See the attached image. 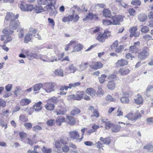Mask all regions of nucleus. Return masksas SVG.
Returning <instances> with one entry per match:
<instances>
[{
	"mask_svg": "<svg viewBox=\"0 0 153 153\" xmlns=\"http://www.w3.org/2000/svg\"><path fill=\"white\" fill-rule=\"evenodd\" d=\"M107 76L105 74H102L101 76L99 77L100 82L101 83H103L105 81V79L106 78Z\"/></svg>",
	"mask_w": 153,
	"mask_h": 153,
	"instance_id": "de8ad7c7",
	"label": "nucleus"
},
{
	"mask_svg": "<svg viewBox=\"0 0 153 153\" xmlns=\"http://www.w3.org/2000/svg\"><path fill=\"white\" fill-rule=\"evenodd\" d=\"M43 56L42 55V57H40L41 59L42 60L43 62H53L54 61H58V59H57V58H56L54 60H49L47 57L46 56H45L46 58H45V59H44L43 57Z\"/></svg>",
	"mask_w": 153,
	"mask_h": 153,
	"instance_id": "8fccbe9b",
	"label": "nucleus"
},
{
	"mask_svg": "<svg viewBox=\"0 0 153 153\" xmlns=\"http://www.w3.org/2000/svg\"><path fill=\"white\" fill-rule=\"evenodd\" d=\"M18 32L19 37V38H22L24 36V29L22 28H19L17 30Z\"/></svg>",
	"mask_w": 153,
	"mask_h": 153,
	"instance_id": "49530a36",
	"label": "nucleus"
},
{
	"mask_svg": "<svg viewBox=\"0 0 153 153\" xmlns=\"http://www.w3.org/2000/svg\"><path fill=\"white\" fill-rule=\"evenodd\" d=\"M20 26V22L17 19L11 21L9 23V28L13 30H16Z\"/></svg>",
	"mask_w": 153,
	"mask_h": 153,
	"instance_id": "423d86ee",
	"label": "nucleus"
},
{
	"mask_svg": "<svg viewBox=\"0 0 153 153\" xmlns=\"http://www.w3.org/2000/svg\"><path fill=\"white\" fill-rule=\"evenodd\" d=\"M100 140L103 144L106 145L109 144L111 142V140L109 137L105 138L101 137L100 138Z\"/></svg>",
	"mask_w": 153,
	"mask_h": 153,
	"instance_id": "393cba45",
	"label": "nucleus"
},
{
	"mask_svg": "<svg viewBox=\"0 0 153 153\" xmlns=\"http://www.w3.org/2000/svg\"><path fill=\"white\" fill-rule=\"evenodd\" d=\"M83 46L80 44L75 45L74 49L72 51V52H78L82 49Z\"/></svg>",
	"mask_w": 153,
	"mask_h": 153,
	"instance_id": "c756f323",
	"label": "nucleus"
},
{
	"mask_svg": "<svg viewBox=\"0 0 153 153\" xmlns=\"http://www.w3.org/2000/svg\"><path fill=\"white\" fill-rule=\"evenodd\" d=\"M107 86L108 89H113L115 87V84L113 81H111L108 82Z\"/></svg>",
	"mask_w": 153,
	"mask_h": 153,
	"instance_id": "a19ab883",
	"label": "nucleus"
},
{
	"mask_svg": "<svg viewBox=\"0 0 153 153\" xmlns=\"http://www.w3.org/2000/svg\"><path fill=\"white\" fill-rule=\"evenodd\" d=\"M103 67V65L100 62H94L93 65L90 66V67L94 70H97L102 68Z\"/></svg>",
	"mask_w": 153,
	"mask_h": 153,
	"instance_id": "ddd939ff",
	"label": "nucleus"
},
{
	"mask_svg": "<svg viewBox=\"0 0 153 153\" xmlns=\"http://www.w3.org/2000/svg\"><path fill=\"white\" fill-rule=\"evenodd\" d=\"M138 19L140 21L143 22L146 20L147 17L146 15L144 14H140L138 16Z\"/></svg>",
	"mask_w": 153,
	"mask_h": 153,
	"instance_id": "2f4dec72",
	"label": "nucleus"
},
{
	"mask_svg": "<svg viewBox=\"0 0 153 153\" xmlns=\"http://www.w3.org/2000/svg\"><path fill=\"white\" fill-rule=\"evenodd\" d=\"M87 94L90 95L91 97H93L96 95L95 90L92 88H89L86 90Z\"/></svg>",
	"mask_w": 153,
	"mask_h": 153,
	"instance_id": "f3484780",
	"label": "nucleus"
},
{
	"mask_svg": "<svg viewBox=\"0 0 153 153\" xmlns=\"http://www.w3.org/2000/svg\"><path fill=\"white\" fill-rule=\"evenodd\" d=\"M22 89L20 87L16 86L13 92L16 97H20L22 95Z\"/></svg>",
	"mask_w": 153,
	"mask_h": 153,
	"instance_id": "dca6fc26",
	"label": "nucleus"
},
{
	"mask_svg": "<svg viewBox=\"0 0 153 153\" xmlns=\"http://www.w3.org/2000/svg\"><path fill=\"white\" fill-rule=\"evenodd\" d=\"M130 70L126 68H121L118 71L119 73L122 75H126L129 73Z\"/></svg>",
	"mask_w": 153,
	"mask_h": 153,
	"instance_id": "a211bd4d",
	"label": "nucleus"
},
{
	"mask_svg": "<svg viewBox=\"0 0 153 153\" xmlns=\"http://www.w3.org/2000/svg\"><path fill=\"white\" fill-rule=\"evenodd\" d=\"M131 4L134 5L139 6L141 4V2L139 0H133L131 2Z\"/></svg>",
	"mask_w": 153,
	"mask_h": 153,
	"instance_id": "bf43d9fd",
	"label": "nucleus"
},
{
	"mask_svg": "<svg viewBox=\"0 0 153 153\" xmlns=\"http://www.w3.org/2000/svg\"><path fill=\"white\" fill-rule=\"evenodd\" d=\"M103 24L106 26L108 25L111 24H112V22L109 20L106 19L104 20L103 22Z\"/></svg>",
	"mask_w": 153,
	"mask_h": 153,
	"instance_id": "69168bd1",
	"label": "nucleus"
},
{
	"mask_svg": "<svg viewBox=\"0 0 153 153\" xmlns=\"http://www.w3.org/2000/svg\"><path fill=\"white\" fill-rule=\"evenodd\" d=\"M124 16L122 15H119L118 16L113 17L112 18V24L117 25L119 24L120 21H122Z\"/></svg>",
	"mask_w": 153,
	"mask_h": 153,
	"instance_id": "6e6552de",
	"label": "nucleus"
},
{
	"mask_svg": "<svg viewBox=\"0 0 153 153\" xmlns=\"http://www.w3.org/2000/svg\"><path fill=\"white\" fill-rule=\"evenodd\" d=\"M39 4L46 5L44 7L45 11H49L52 15H55L57 13V11L55 8V6L53 5V2L50 0H37Z\"/></svg>",
	"mask_w": 153,
	"mask_h": 153,
	"instance_id": "f257e3e1",
	"label": "nucleus"
},
{
	"mask_svg": "<svg viewBox=\"0 0 153 153\" xmlns=\"http://www.w3.org/2000/svg\"><path fill=\"white\" fill-rule=\"evenodd\" d=\"M104 94V91L100 87L98 88V89L97 91V93L96 94L97 95H102Z\"/></svg>",
	"mask_w": 153,
	"mask_h": 153,
	"instance_id": "4d7b16f0",
	"label": "nucleus"
},
{
	"mask_svg": "<svg viewBox=\"0 0 153 153\" xmlns=\"http://www.w3.org/2000/svg\"><path fill=\"white\" fill-rule=\"evenodd\" d=\"M105 36L103 35V33L101 34H100L97 37V40L101 42H102L105 41Z\"/></svg>",
	"mask_w": 153,
	"mask_h": 153,
	"instance_id": "09e8293b",
	"label": "nucleus"
},
{
	"mask_svg": "<svg viewBox=\"0 0 153 153\" xmlns=\"http://www.w3.org/2000/svg\"><path fill=\"white\" fill-rule=\"evenodd\" d=\"M137 30V27L136 26H134L130 28L129 31L131 33H133L136 32Z\"/></svg>",
	"mask_w": 153,
	"mask_h": 153,
	"instance_id": "338daca9",
	"label": "nucleus"
},
{
	"mask_svg": "<svg viewBox=\"0 0 153 153\" xmlns=\"http://www.w3.org/2000/svg\"><path fill=\"white\" fill-rule=\"evenodd\" d=\"M65 122V119L63 117L58 116L56 119V123L59 126L61 125L62 123Z\"/></svg>",
	"mask_w": 153,
	"mask_h": 153,
	"instance_id": "a878e982",
	"label": "nucleus"
},
{
	"mask_svg": "<svg viewBox=\"0 0 153 153\" xmlns=\"http://www.w3.org/2000/svg\"><path fill=\"white\" fill-rule=\"evenodd\" d=\"M141 114L138 112H136L134 115L133 114L130 113L127 114L125 116V118H127L129 120H131L132 121H134L140 117Z\"/></svg>",
	"mask_w": 153,
	"mask_h": 153,
	"instance_id": "39448f33",
	"label": "nucleus"
},
{
	"mask_svg": "<svg viewBox=\"0 0 153 153\" xmlns=\"http://www.w3.org/2000/svg\"><path fill=\"white\" fill-rule=\"evenodd\" d=\"M128 64V62L124 59L119 60L116 63L117 67L123 66L126 65Z\"/></svg>",
	"mask_w": 153,
	"mask_h": 153,
	"instance_id": "4468645a",
	"label": "nucleus"
},
{
	"mask_svg": "<svg viewBox=\"0 0 153 153\" xmlns=\"http://www.w3.org/2000/svg\"><path fill=\"white\" fill-rule=\"evenodd\" d=\"M12 87L13 85L12 84H9L5 86V88L7 92H9L11 90Z\"/></svg>",
	"mask_w": 153,
	"mask_h": 153,
	"instance_id": "680f3d73",
	"label": "nucleus"
},
{
	"mask_svg": "<svg viewBox=\"0 0 153 153\" xmlns=\"http://www.w3.org/2000/svg\"><path fill=\"white\" fill-rule=\"evenodd\" d=\"M143 148L147 150L149 152H153V146L150 144L145 145L144 146Z\"/></svg>",
	"mask_w": 153,
	"mask_h": 153,
	"instance_id": "37998d69",
	"label": "nucleus"
},
{
	"mask_svg": "<svg viewBox=\"0 0 153 153\" xmlns=\"http://www.w3.org/2000/svg\"><path fill=\"white\" fill-rule=\"evenodd\" d=\"M71 15L73 17L72 20H73L74 22H77L78 21L79 19V17L78 15L74 14L72 15Z\"/></svg>",
	"mask_w": 153,
	"mask_h": 153,
	"instance_id": "6e6d98bb",
	"label": "nucleus"
},
{
	"mask_svg": "<svg viewBox=\"0 0 153 153\" xmlns=\"http://www.w3.org/2000/svg\"><path fill=\"white\" fill-rule=\"evenodd\" d=\"M153 90V86L151 85H149L148 86L145 92V94L147 96L148 95V94L150 91Z\"/></svg>",
	"mask_w": 153,
	"mask_h": 153,
	"instance_id": "864d4df0",
	"label": "nucleus"
},
{
	"mask_svg": "<svg viewBox=\"0 0 153 153\" xmlns=\"http://www.w3.org/2000/svg\"><path fill=\"white\" fill-rule=\"evenodd\" d=\"M64 140L62 139L58 140L56 141L55 143V148L57 149V150L61 149L63 145L66 144Z\"/></svg>",
	"mask_w": 153,
	"mask_h": 153,
	"instance_id": "1a4fd4ad",
	"label": "nucleus"
},
{
	"mask_svg": "<svg viewBox=\"0 0 153 153\" xmlns=\"http://www.w3.org/2000/svg\"><path fill=\"white\" fill-rule=\"evenodd\" d=\"M34 36L35 35H33V33H27L25 35L24 38V42L27 43L30 41L32 38L33 36Z\"/></svg>",
	"mask_w": 153,
	"mask_h": 153,
	"instance_id": "aec40b11",
	"label": "nucleus"
},
{
	"mask_svg": "<svg viewBox=\"0 0 153 153\" xmlns=\"http://www.w3.org/2000/svg\"><path fill=\"white\" fill-rule=\"evenodd\" d=\"M129 51L132 53H137L139 51V49L136 46L132 45L129 48Z\"/></svg>",
	"mask_w": 153,
	"mask_h": 153,
	"instance_id": "e433bc0d",
	"label": "nucleus"
},
{
	"mask_svg": "<svg viewBox=\"0 0 153 153\" xmlns=\"http://www.w3.org/2000/svg\"><path fill=\"white\" fill-rule=\"evenodd\" d=\"M103 15L104 16L109 17L111 16V12L108 9H104L103 11Z\"/></svg>",
	"mask_w": 153,
	"mask_h": 153,
	"instance_id": "4c0bfd02",
	"label": "nucleus"
},
{
	"mask_svg": "<svg viewBox=\"0 0 153 153\" xmlns=\"http://www.w3.org/2000/svg\"><path fill=\"white\" fill-rule=\"evenodd\" d=\"M141 32L142 33H146L148 32L149 31V27L146 26H144L141 28Z\"/></svg>",
	"mask_w": 153,
	"mask_h": 153,
	"instance_id": "e2e57ef3",
	"label": "nucleus"
},
{
	"mask_svg": "<svg viewBox=\"0 0 153 153\" xmlns=\"http://www.w3.org/2000/svg\"><path fill=\"white\" fill-rule=\"evenodd\" d=\"M128 94L127 93L124 94L123 96L120 98V100L121 102L124 103H128L129 102V100L128 98Z\"/></svg>",
	"mask_w": 153,
	"mask_h": 153,
	"instance_id": "412c9836",
	"label": "nucleus"
},
{
	"mask_svg": "<svg viewBox=\"0 0 153 153\" xmlns=\"http://www.w3.org/2000/svg\"><path fill=\"white\" fill-rule=\"evenodd\" d=\"M27 4L25 2L22 1L19 4V6L22 11H25Z\"/></svg>",
	"mask_w": 153,
	"mask_h": 153,
	"instance_id": "72a5a7b5",
	"label": "nucleus"
},
{
	"mask_svg": "<svg viewBox=\"0 0 153 153\" xmlns=\"http://www.w3.org/2000/svg\"><path fill=\"white\" fill-rule=\"evenodd\" d=\"M31 102V100L29 99L24 98L22 99L20 102V104L22 106H26Z\"/></svg>",
	"mask_w": 153,
	"mask_h": 153,
	"instance_id": "5701e85b",
	"label": "nucleus"
},
{
	"mask_svg": "<svg viewBox=\"0 0 153 153\" xmlns=\"http://www.w3.org/2000/svg\"><path fill=\"white\" fill-rule=\"evenodd\" d=\"M67 111L65 108H62L59 110H57L56 111L57 115H64L66 112Z\"/></svg>",
	"mask_w": 153,
	"mask_h": 153,
	"instance_id": "473e14b6",
	"label": "nucleus"
},
{
	"mask_svg": "<svg viewBox=\"0 0 153 153\" xmlns=\"http://www.w3.org/2000/svg\"><path fill=\"white\" fill-rule=\"evenodd\" d=\"M44 89L47 93H50L54 91L55 84L53 82H48L44 85Z\"/></svg>",
	"mask_w": 153,
	"mask_h": 153,
	"instance_id": "20e7f679",
	"label": "nucleus"
},
{
	"mask_svg": "<svg viewBox=\"0 0 153 153\" xmlns=\"http://www.w3.org/2000/svg\"><path fill=\"white\" fill-rule=\"evenodd\" d=\"M89 109L93 111V114L91 115V117H95L97 118H98L99 117V114L97 110L96 109H94V108L93 106H90Z\"/></svg>",
	"mask_w": 153,
	"mask_h": 153,
	"instance_id": "4be33fe9",
	"label": "nucleus"
},
{
	"mask_svg": "<svg viewBox=\"0 0 153 153\" xmlns=\"http://www.w3.org/2000/svg\"><path fill=\"white\" fill-rule=\"evenodd\" d=\"M88 62H83L79 65V68L80 69V71H82L86 70L88 68Z\"/></svg>",
	"mask_w": 153,
	"mask_h": 153,
	"instance_id": "6ab92c4d",
	"label": "nucleus"
},
{
	"mask_svg": "<svg viewBox=\"0 0 153 153\" xmlns=\"http://www.w3.org/2000/svg\"><path fill=\"white\" fill-rule=\"evenodd\" d=\"M106 99L108 101H109L111 102H113L115 101L116 100L114 98H113L110 95H108L106 97Z\"/></svg>",
	"mask_w": 153,
	"mask_h": 153,
	"instance_id": "774afa93",
	"label": "nucleus"
},
{
	"mask_svg": "<svg viewBox=\"0 0 153 153\" xmlns=\"http://www.w3.org/2000/svg\"><path fill=\"white\" fill-rule=\"evenodd\" d=\"M69 134L70 137L73 139H76L79 141L80 135L78 132L76 131H70Z\"/></svg>",
	"mask_w": 153,
	"mask_h": 153,
	"instance_id": "9d476101",
	"label": "nucleus"
},
{
	"mask_svg": "<svg viewBox=\"0 0 153 153\" xmlns=\"http://www.w3.org/2000/svg\"><path fill=\"white\" fill-rule=\"evenodd\" d=\"M101 121L102 123H105V128L106 129L111 128L114 126V124L113 123L110 121H108V119H102Z\"/></svg>",
	"mask_w": 153,
	"mask_h": 153,
	"instance_id": "f8f14e48",
	"label": "nucleus"
},
{
	"mask_svg": "<svg viewBox=\"0 0 153 153\" xmlns=\"http://www.w3.org/2000/svg\"><path fill=\"white\" fill-rule=\"evenodd\" d=\"M26 6L25 11H31L33 9V6L32 5L27 4Z\"/></svg>",
	"mask_w": 153,
	"mask_h": 153,
	"instance_id": "603ef678",
	"label": "nucleus"
},
{
	"mask_svg": "<svg viewBox=\"0 0 153 153\" xmlns=\"http://www.w3.org/2000/svg\"><path fill=\"white\" fill-rule=\"evenodd\" d=\"M56 101V98L53 97L50 99L48 100L47 101V104L45 106V108L48 110H52L54 108V104Z\"/></svg>",
	"mask_w": 153,
	"mask_h": 153,
	"instance_id": "7ed1b4c3",
	"label": "nucleus"
},
{
	"mask_svg": "<svg viewBox=\"0 0 153 153\" xmlns=\"http://www.w3.org/2000/svg\"><path fill=\"white\" fill-rule=\"evenodd\" d=\"M143 101V99L141 96L138 94L134 98L135 102L138 104H141Z\"/></svg>",
	"mask_w": 153,
	"mask_h": 153,
	"instance_id": "bb28decb",
	"label": "nucleus"
},
{
	"mask_svg": "<svg viewBox=\"0 0 153 153\" xmlns=\"http://www.w3.org/2000/svg\"><path fill=\"white\" fill-rule=\"evenodd\" d=\"M34 9L35 12L37 13H41L43 10L42 7L39 5L36 6L34 7Z\"/></svg>",
	"mask_w": 153,
	"mask_h": 153,
	"instance_id": "58836bf2",
	"label": "nucleus"
},
{
	"mask_svg": "<svg viewBox=\"0 0 153 153\" xmlns=\"http://www.w3.org/2000/svg\"><path fill=\"white\" fill-rule=\"evenodd\" d=\"M66 118L69 120L68 123L69 125L71 126H73L75 125L76 121L74 117L71 116H67Z\"/></svg>",
	"mask_w": 153,
	"mask_h": 153,
	"instance_id": "b1692460",
	"label": "nucleus"
},
{
	"mask_svg": "<svg viewBox=\"0 0 153 153\" xmlns=\"http://www.w3.org/2000/svg\"><path fill=\"white\" fill-rule=\"evenodd\" d=\"M42 150L43 153H51L52 151L51 149L48 148L44 146L42 149Z\"/></svg>",
	"mask_w": 153,
	"mask_h": 153,
	"instance_id": "3c124183",
	"label": "nucleus"
},
{
	"mask_svg": "<svg viewBox=\"0 0 153 153\" xmlns=\"http://www.w3.org/2000/svg\"><path fill=\"white\" fill-rule=\"evenodd\" d=\"M93 17V14L92 13H89L86 17L83 19V21H86L88 20H91Z\"/></svg>",
	"mask_w": 153,
	"mask_h": 153,
	"instance_id": "13d9d810",
	"label": "nucleus"
},
{
	"mask_svg": "<svg viewBox=\"0 0 153 153\" xmlns=\"http://www.w3.org/2000/svg\"><path fill=\"white\" fill-rule=\"evenodd\" d=\"M27 56L30 59H33L34 58L38 59L39 58L38 55L35 53H30L27 55Z\"/></svg>",
	"mask_w": 153,
	"mask_h": 153,
	"instance_id": "a18cd8bd",
	"label": "nucleus"
},
{
	"mask_svg": "<svg viewBox=\"0 0 153 153\" xmlns=\"http://www.w3.org/2000/svg\"><path fill=\"white\" fill-rule=\"evenodd\" d=\"M68 69L70 73H74L77 70V68L73 64H71L68 66Z\"/></svg>",
	"mask_w": 153,
	"mask_h": 153,
	"instance_id": "79ce46f5",
	"label": "nucleus"
},
{
	"mask_svg": "<svg viewBox=\"0 0 153 153\" xmlns=\"http://www.w3.org/2000/svg\"><path fill=\"white\" fill-rule=\"evenodd\" d=\"M55 123V120L54 119H51L47 121V124L50 126H53Z\"/></svg>",
	"mask_w": 153,
	"mask_h": 153,
	"instance_id": "052dcab7",
	"label": "nucleus"
},
{
	"mask_svg": "<svg viewBox=\"0 0 153 153\" xmlns=\"http://www.w3.org/2000/svg\"><path fill=\"white\" fill-rule=\"evenodd\" d=\"M83 94V91H78L76 93L75 95H72L70 96H71L72 98L74 100H79L82 99Z\"/></svg>",
	"mask_w": 153,
	"mask_h": 153,
	"instance_id": "9b49d317",
	"label": "nucleus"
},
{
	"mask_svg": "<svg viewBox=\"0 0 153 153\" xmlns=\"http://www.w3.org/2000/svg\"><path fill=\"white\" fill-rule=\"evenodd\" d=\"M42 102L41 101L37 103H35L33 106V109L36 111H37L41 110L42 108V105L41 104Z\"/></svg>",
	"mask_w": 153,
	"mask_h": 153,
	"instance_id": "cd10ccee",
	"label": "nucleus"
},
{
	"mask_svg": "<svg viewBox=\"0 0 153 153\" xmlns=\"http://www.w3.org/2000/svg\"><path fill=\"white\" fill-rule=\"evenodd\" d=\"M149 51L148 47H144L142 48V51L138 54V59L140 60L146 59L149 55Z\"/></svg>",
	"mask_w": 153,
	"mask_h": 153,
	"instance_id": "f03ea898",
	"label": "nucleus"
},
{
	"mask_svg": "<svg viewBox=\"0 0 153 153\" xmlns=\"http://www.w3.org/2000/svg\"><path fill=\"white\" fill-rule=\"evenodd\" d=\"M80 112L81 111L79 108L74 107L71 111V114L72 115L74 116L79 114Z\"/></svg>",
	"mask_w": 153,
	"mask_h": 153,
	"instance_id": "7c9ffc66",
	"label": "nucleus"
},
{
	"mask_svg": "<svg viewBox=\"0 0 153 153\" xmlns=\"http://www.w3.org/2000/svg\"><path fill=\"white\" fill-rule=\"evenodd\" d=\"M80 84L79 82H77L72 83L70 84L68 86V88L71 89L72 87H75L79 85Z\"/></svg>",
	"mask_w": 153,
	"mask_h": 153,
	"instance_id": "5fc2aeb1",
	"label": "nucleus"
},
{
	"mask_svg": "<svg viewBox=\"0 0 153 153\" xmlns=\"http://www.w3.org/2000/svg\"><path fill=\"white\" fill-rule=\"evenodd\" d=\"M43 85L41 83H38L35 84L33 86V89L34 91H39L43 87Z\"/></svg>",
	"mask_w": 153,
	"mask_h": 153,
	"instance_id": "c85d7f7f",
	"label": "nucleus"
},
{
	"mask_svg": "<svg viewBox=\"0 0 153 153\" xmlns=\"http://www.w3.org/2000/svg\"><path fill=\"white\" fill-rule=\"evenodd\" d=\"M10 29L8 27L5 28L3 30L2 32L5 34H11L14 32V31Z\"/></svg>",
	"mask_w": 153,
	"mask_h": 153,
	"instance_id": "c9c22d12",
	"label": "nucleus"
},
{
	"mask_svg": "<svg viewBox=\"0 0 153 153\" xmlns=\"http://www.w3.org/2000/svg\"><path fill=\"white\" fill-rule=\"evenodd\" d=\"M121 127V126L120 125H115L114 124V126L112 127L111 129L113 132H117L120 131Z\"/></svg>",
	"mask_w": 153,
	"mask_h": 153,
	"instance_id": "ea45409f",
	"label": "nucleus"
},
{
	"mask_svg": "<svg viewBox=\"0 0 153 153\" xmlns=\"http://www.w3.org/2000/svg\"><path fill=\"white\" fill-rule=\"evenodd\" d=\"M19 118L20 120L23 122H26L28 120L27 117L23 115H21Z\"/></svg>",
	"mask_w": 153,
	"mask_h": 153,
	"instance_id": "0e129e2a",
	"label": "nucleus"
},
{
	"mask_svg": "<svg viewBox=\"0 0 153 153\" xmlns=\"http://www.w3.org/2000/svg\"><path fill=\"white\" fill-rule=\"evenodd\" d=\"M55 74L57 76H63L64 74L63 71L62 69H59L55 70L54 72Z\"/></svg>",
	"mask_w": 153,
	"mask_h": 153,
	"instance_id": "c03bdc74",
	"label": "nucleus"
},
{
	"mask_svg": "<svg viewBox=\"0 0 153 153\" xmlns=\"http://www.w3.org/2000/svg\"><path fill=\"white\" fill-rule=\"evenodd\" d=\"M69 150V147L65 144L62 146L61 149L57 150L56 151L59 153H62L63 152L67 153Z\"/></svg>",
	"mask_w": 153,
	"mask_h": 153,
	"instance_id": "2eb2a0df",
	"label": "nucleus"
},
{
	"mask_svg": "<svg viewBox=\"0 0 153 153\" xmlns=\"http://www.w3.org/2000/svg\"><path fill=\"white\" fill-rule=\"evenodd\" d=\"M19 17V15L18 14L15 15L13 13L7 12L5 17V20L6 21L9 20L10 22L11 21L17 19Z\"/></svg>",
	"mask_w": 153,
	"mask_h": 153,
	"instance_id": "0eeeda50",
	"label": "nucleus"
},
{
	"mask_svg": "<svg viewBox=\"0 0 153 153\" xmlns=\"http://www.w3.org/2000/svg\"><path fill=\"white\" fill-rule=\"evenodd\" d=\"M73 20V17L72 16L69 15L67 16H65L62 19V21L64 22H69L70 21H72Z\"/></svg>",
	"mask_w": 153,
	"mask_h": 153,
	"instance_id": "f704fd0d",
	"label": "nucleus"
}]
</instances>
